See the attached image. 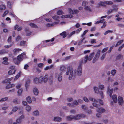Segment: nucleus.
<instances>
[{
    "mask_svg": "<svg viewBox=\"0 0 124 124\" xmlns=\"http://www.w3.org/2000/svg\"><path fill=\"white\" fill-rule=\"evenodd\" d=\"M83 62L82 60H81L80 62V64L78 66V68L76 70H75L73 71V69H69L68 71V70L66 73V75H68L70 73L69 76V80L71 79V78L73 76H75L77 75H81L82 73V68L81 64Z\"/></svg>",
    "mask_w": 124,
    "mask_h": 124,
    "instance_id": "1",
    "label": "nucleus"
},
{
    "mask_svg": "<svg viewBox=\"0 0 124 124\" xmlns=\"http://www.w3.org/2000/svg\"><path fill=\"white\" fill-rule=\"evenodd\" d=\"M26 54V53H23L17 57V59H14V61L17 64H19L21 61L23 60L24 58H26L25 55Z\"/></svg>",
    "mask_w": 124,
    "mask_h": 124,
    "instance_id": "2",
    "label": "nucleus"
},
{
    "mask_svg": "<svg viewBox=\"0 0 124 124\" xmlns=\"http://www.w3.org/2000/svg\"><path fill=\"white\" fill-rule=\"evenodd\" d=\"M26 54V53H23L17 57V59H14V61L17 64H19L21 61L23 60L24 58H26L25 55Z\"/></svg>",
    "mask_w": 124,
    "mask_h": 124,
    "instance_id": "3",
    "label": "nucleus"
},
{
    "mask_svg": "<svg viewBox=\"0 0 124 124\" xmlns=\"http://www.w3.org/2000/svg\"><path fill=\"white\" fill-rule=\"evenodd\" d=\"M26 54V53H23L17 57V59H14V61L17 64H19L21 61L23 60L24 58H26L25 55Z\"/></svg>",
    "mask_w": 124,
    "mask_h": 124,
    "instance_id": "4",
    "label": "nucleus"
},
{
    "mask_svg": "<svg viewBox=\"0 0 124 124\" xmlns=\"http://www.w3.org/2000/svg\"><path fill=\"white\" fill-rule=\"evenodd\" d=\"M89 99L86 97H84L83 98V99L84 101L86 102H89V100L92 101L93 103H92L93 106L97 107H98V105L97 104L98 101L96 100L94 98L91 97L89 98Z\"/></svg>",
    "mask_w": 124,
    "mask_h": 124,
    "instance_id": "5",
    "label": "nucleus"
},
{
    "mask_svg": "<svg viewBox=\"0 0 124 124\" xmlns=\"http://www.w3.org/2000/svg\"><path fill=\"white\" fill-rule=\"evenodd\" d=\"M55 78L59 82H61L62 79V72H57L54 75Z\"/></svg>",
    "mask_w": 124,
    "mask_h": 124,
    "instance_id": "6",
    "label": "nucleus"
},
{
    "mask_svg": "<svg viewBox=\"0 0 124 124\" xmlns=\"http://www.w3.org/2000/svg\"><path fill=\"white\" fill-rule=\"evenodd\" d=\"M94 89L95 93L99 94L101 96V98H103L104 96L103 95V93L102 91H99L98 88L97 87H94Z\"/></svg>",
    "mask_w": 124,
    "mask_h": 124,
    "instance_id": "7",
    "label": "nucleus"
},
{
    "mask_svg": "<svg viewBox=\"0 0 124 124\" xmlns=\"http://www.w3.org/2000/svg\"><path fill=\"white\" fill-rule=\"evenodd\" d=\"M85 115L83 114H80L74 116V119L75 120H78L82 118L85 117Z\"/></svg>",
    "mask_w": 124,
    "mask_h": 124,
    "instance_id": "8",
    "label": "nucleus"
},
{
    "mask_svg": "<svg viewBox=\"0 0 124 124\" xmlns=\"http://www.w3.org/2000/svg\"><path fill=\"white\" fill-rule=\"evenodd\" d=\"M12 69L10 70L8 72V74L9 75H12L15 73L16 70L14 66L12 67Z\"/></svg>",
    "mask_w": 124,
    "mask_h": 124,
    "instance_id": "9",
    "label": "nucleus"
},
{
    "mask_svg": "<svg viewBox=\"0 0 124 124\" xmlns=\"http://www.w3.org/2000/svg\"><path fill=\"white\" fill-rule=\"evenodd\" d=\"M96 111L97 112L102 114L105 112V110L104 108L101 107L100 108H98L96 109Z\"/></svg>",
    "mask_w": 124,
    "mask_h": 124,
    "instance_id": "10",
    "label": "nucleus"
},
{
    "mask_svg": "<svg viewBox=\"0 0 124 124\" xmlns=\"http://www.w3.org/2000/svg\"><path fill=\"white\" fill-rule=\"evenodd\" d=\"M118 100L119 104L120 105H122L124 102L123 97L121 96H119Z\"/></svg>",
    "mask_w": 124,
    "mask_h": 124,
    "instance_id": "11",
    "label": "nucleus"
},
{
    "mask_svg": "<svg viewBox=\"0 0 124 124\" xmlns=\"http://www.w3.org/2000/svg\"><path fill=\"white\" fill-rule=\"evenodd\" d=\"M115 6L116 7L115 8L112 9H109L108 10L107 12V14H109L113 12L114 11H116L117 10L118 8L116 6Z\"/></svg>",
    "mask_w": 124,
    "mask_h": 124,
    "instance_id": "12",
    "label": "nucleus"
},
{
    "mask_svg": "<svg viewBox=\"0 0 124 124\" xmlns=\"http://www.w3.org/2000/svg\"><path fill=\"white\" fill-rule=\"evenodd\" d=\"M74 116L72 115H70L67 116H66V119L68 121H71L73 119H74Z\"/></svg>",
    "mask_w": 124,
    "mask_h": 124,
    "instance_id": "13",
    "label": "nucleus"
},
{
    "mask_svg": "<svg viewBox=\"0 0 124 124\" xmlns=\"http://www.w3.org/2000/svg\"><path fill=\"white\" fill-rule=\"evenodd\" d=\"M59 21L58 20L57 22L53 23L51 24L47 23L46 24V26L48 27H52L58 24L59 23Z\"/></svg>",
    "mask_w": 124,
    "mask_h": 124,
    "instance_id": "14",
    "label": "nucleus"
},
{
    "mask_svg": "<svg viewBox=\"0 0 124 124\" xmlns=\"http://www.w3.org/2000/svg\"><path fill=\"white\" fill-rule=\"evenodd\" d=\"M22 75V72L21 71H19L18 73L17 74V75L15 76L14 79V81H15L17 79H18L19 77H20V76Z\"/></svg>",
    "mask_w": 124,
    "mask_h": 124,
    "instance_id": "15",
    "label": "nucleus"
},
{
    "mask_svg": "<svg viewBox=\"0 0 124 124\" xmlns=\"http://www.w3.org/2000/svg\"><path fill=\"white\" fill-rule=\"evenodd\" d=\"M68 11L69 13L72 14L78 13V10H74L73 11L70 8H69Z\"/></svg>",
    "mask_w": 124,
    "mask_h": 124,
    "instance_id": "16",
    "label": "nucleus"
},
{
    "mask_svg": "<svg viewBox=\"0 0 124 124\" xmlns=\"http://www.w3.org/2000/svg\"><path fill=\"white\" fill-rule=\"evenodd\" d=\"M62 120V118L59 117H54L53 119V121L55 122H60Z\"/></svg>",
    "mask_w": 124,
    "mask_h": 124,
    "instance_id": "17",
    "label": "nucleus"
},
{
    "mask_svg": "<svg viewBox=\"0 0 124 124\" xmlns=\"http://www.w3.org/2000/svg\"><path fill=\"white\" fill-rule=\"evenodd\" d=\"M66 69L65 67L63 65H61L60 67V70L62 72H65Z\"/></svg>",
    "mask_w": 124,
    "mask_h": 124,
    "instance_id": "18",
    "label": "nucleus"
},
{
    "mask_svg": "<svg viewBox=\"0 0 124 124\" xmlns=\"http://www.w3.org/2000/svg\"><path fill=\"white\" fill-rule=\"evenodd\" d=\"M113 92V89L110 90L109 87H108L107 88V93L108 94L109 93V96L110 97H111V96Z\"/></svg>",
    "mask_w": 124,
    "mask_h": 124,
    "instance_id": "19",
    "label": "nucleus"
},
{
    "mask_svg": "<svg viewBox=\"0 0 124 124\" xmlns=\"http://www.w3.org/2000/svg\"><path fill=\"white\" fill-rule=\"evenodd\" d=\"M48 75H45L43 78V81L44 83H46L47 82L48 79Z\"/></svg>",
    "mask_w": 124,
    "mask_h": 124,
    "instance_id": "20",
    "label": "nucleus"
},
{
    "mask_svg": "<svg viewBox=\"0 0 124 124\" xmlns=\"http://www.w3.org/2000/svg\"><path fill=\"white\" fill-rule=\"evenodd\" d=\"M21 51V49L16 48L13 50V52L14 54H16Z\"/></svg>",
    "mask_w": 124,
    "mask_h": 124,
    "instance_id": "21",
    "label": "nucleus"
},
{
    "mask_svg": "<svg viewBox=\"0 0 124 124\" xmlns=\"http://www.w3.org/2000/svg\"><path fill=\"white\" fill-rule=\"evenodd\" d=\"M33 92L34 94L36 95H37L39 93L38 89L36 88H34L33 90Z\"/></svg>",
    "mask_w": 124,
    "mask_h": 124,
    "instance_id": "22",
    "label": "nucleus"
},
{
    "mask_svg": "<svg viewBox=\"0 0 124 124\" xmlns=\"http://www.w3.org/2000/svg\"><path fill=\"white\" fill-rule=\"evenodd\" d=\"M33 114L34 116H38L40 115V113L38 110H36L33 112Z\"/></svg>",
    "mask_w": 124,
    "mask_h": 124,
    "instance_id": "23",
    "label": "nucleus"
},
{
    "mask_svg": "<svg viewBox=\"0 0 124 124\" xmlns=\"http://www.w3.org/2000/svg\"><path fill=\"white\" fill-rule=\"evenodd\" d=\"M94 52L90 54L89 56H88V60L89 61L91 60L94 56Z\"/></svg>",
    "mask_w": 124,
    "mask_h": 124,
    "instance_id": "24",
    "label": "nucleus"
},
{
    "mask_svg": "<svg viewBox=\"0 0 124 124\" xmlns=\"http://www.w3.org/2000/svg\"><path fill=\"white\" fill-rule=\"evenodd\" d=\"M117 96L116 95H114L112 96V99L114 102L115 103L117 102Z\"/></svg>",
    "mask_w": 124,
    "mask_h": 124,
    "instance_id": "25",
    "label": "nucleus"
},
{
    "mask_svg": "<svg viewBox=\"0 0 124 124\" xmlns=\"http://www.w3.org/2000/svg\"><path fill=\"white\" fill-rule=\"evenodd\" d=\"M73 17L71 15H63L61 16V17L62 18H71Z\"/></svg>",
    "mask_w": 124,
    "mask_h": 124,
    "instance_id": "26",
    "label": "nucleus"
},
{
    "mask_svg": "<svg viewBox=\"0 0 124 124\" xmlns=\"http://www.w3.org/2000/svg\"><path fill=\"white\" fill-rule=\"evenodd\" d=\"M101 50L100 49H98L96 52L95 56V57L99 58L100 55Z\"/></svg>",
    "mask_w": 124,
    "mask_h": 124,
    "instance_id": "27",
    "label": "nucleus"
},
{
    "mask_svg": "<svg viewBox=\"0 0 124 124\" xmlns=\"http://www.w3.org/2000/svg\"><path fill=\"white\" fill-rule=\"evenodd\" d=\"M98 6H97L98 7H100V6H105L106 5L105 1L104 2H100L98 4Z\"/></svg>",
    "mask_w": 124,
    "mask_h": 124,
    "instance_id": "28",
    "label": "nucleus"
},
{
    "mask_svg": "<svg viewBox=\"0 0 124 124\" xmlns=\"http://www.w3.org/2000/svg\"><path fill=\"white\" fill-rule=\"evenodd\" d=\"M13 79V77H11L10 78H9L7 79H6L4 81H2V83H6L7 82H9Z\"/></svg>",
    "mask_w": 124,
    "mask_h": 124,
    "instance_id": "29",
    "label": "nucleus"
},
{
    "mask_svg": "<svg viewBox=\"0 0 124 124\" xmlns=\"http://www.w3.org/2000/svg\"><path fill=\"white\" fill-rule=\"evenodd\" d=\"M8 51L7 50L4 49L0 51V54H5L8 53Z\"/></svg>",
    "mask_w": 124,
    "mask_h": 124,
    "instance_id": "30",
    "label": "nucleus"
},
{
    "mask_svg": "<svg viewBox=\"0 0 124 124\" xmlns=\"http://www.w3.org/2000/svg\"><path fill=\"white\" fill-rule=\"evenodd\" d=\"M6 8V6L3 5H1L0 6V11H2L3 10H5Z\"/></svg>",
    "mask_w": 124,
    "mask_h": 124,
    "instance_id": "31",
    "label": "nucleus"
},
{
    "mask_svg": "<svg viewBox=\"0 0 124 124\" xmlns=\"http://www.w3.org/2000/svg\"><path fill=\"white\" fill-rule=\"evenodd\" d=\"M18 109V108L16 106L13 107L12 108V111L14 112H16Z\"/></svg>",
    "mask_w": 124,
    "mask_h": 124,
    "instance_id": "32",
    "label": "nucleus"
},
{
    "mask_svg": "<svg viewBox=\"0 0 124 124\" xmlns=\"http://www.w3.org/2000/svg\"><path fill=\"white\" fill-rule=\"evenodd\" d=\"M30 83V80H27L26 82L25 86L26 89L28 88Z\"/></svg>",
    "mask_w": 124,
    "mask_h": 124,
    "instance_id": "33",
    "label": "nucleus"
},
{
    "mask_svg": "<svg viewBox=\"0 0 124 124\" xmlns=\"http://www.w3.org/2000/svg\"><path fill=\"white\" fill-rule=\"evenodd\" d=\"M26 110L28 112H29L31 110V107L29 105H27L26 107L25 108Z\"/></svg>",
    "mask_w": 124,
    "mask_h": 124,
    "instance_id": "34",
    "label": "nucleus"
},
{
    "mask_svg": "<svg viewBox=\"0 0 124 124\" xmlns=\"http://www.w3.org/2000/svg\"><path fill=\"white\" fill-rule=\"evenodd\" d=\"M53 65L52 64L49 66H47L45 68H44V70H47L48 69H50L53 68Z\"/></svg>",
    "mask_w": 124,
    "mask_h": 124,
    "instance_id": "35",
    "label": "nucleus"
},
{
    "mask_svg": "<svg viewBox=\"0 0 124 124\" xmlns=\"http://www.w3.org/2000/svg\"><path fill=\"white\" fill-rule=\"evenodd\" d=\"M25 31L27 34V36H29L31 34V33L30 32L29 30V29L27 28H26L25 29Z\"/></svg>",
    "mask_w": 124,
    "mask_h": 124,
    "instance_id": "36",
    "label": "nucleus"
},
{
    "mask_svg": "<svg viewBox=\"0 0 124 124\" xmlns=\"http://www.w3.org/2000/svg\"><path fill=\"white\" fill-rule=\"evenodd\" d=\"M4 105V106L2 108V109L4 110H6L8 109V106H7L6 104H5Z\"/></svg>",
    "mask_w": 124,
    "mask_h": 124,
    "instance_id": "37",
    "label": "nucleus"
},
{
    "mask_svg": "<svg viewBox=\"0 0 124 124\" xmlns=\"http://www.w3.org/2000/svg\"><path fill=\"white\" fill-rule=\"evenodd\" d=\"M8 99V97H5L4 98H1L0 100V102H3L6 101Z\"/></svg>",
    "mask_w": 124,
    "mask_h": 124,
    "instance_id": "38",
    "label": "nucleus"
},
{
    "mask_svg": "<svg viewBox=\"0 0 124 124\" xmlns=\"http://www.w3.org/2000/svg\"><path fill=\"white\" fill-rule=\"evenodd\" d=\"M81 108L85 111H86V110L87 109V107L86 106L83 105H82Z\"/></svg>",
    "mask_w": 124,
    "mask_h": 124,
    "instance_id": "39",
    "label": "nucleus"
},
{
    "mask_svg": "<svg viewBox=\"0 0 124 124\" xmlns=\"http://www.w3.org/2000/svg\"><path fill=\"white\" fill-rule=\"evenodd\" d=\"M43 76H40L39 79V83H42L43 81Z\"/></svg>",
    "mask_w": 124,
    "mask_h": 124,
    "instance_id": "40",
    "label": "nucleus"
},
{
    "mask_svg": "<svg viewBox=\"0 0 124 124\" xmlns=\"http://www.w3.org/2000/svg\"><path fill=\"white\" fill-rule=\"evenodd\" d=\"M60 35L63 36V38H65L67 36L66 32L65 31H64L60 34Z\"/></svg>",
    "mask_w": 124,
    "mask_h": 124,
    "instance_id": "41",
    "label": "nucleus"
},
{
    "mask_svg": "<svg viewBox=\"0 0 124 124\" xmlns=\"http://www.w3.org/2000/svg\"><path fill=\"white\" fill-rule=\"evenodd\" d=\"M26 100L27 102L29 103H31L32 102L31 99V98L29 96L27 97Z\"/></svg>",
    "mask_w": 124,
    "mask_h": 124,
    "instance_id": "42",
    "label": "nucleus"
},
{
    "mask_svg": "<svg viewBox=\"0 0 124 124\" xmlns=\"http://www.w3.org/2000/svg\"><path fill=\"white\" fill-rule=\"evenodd\" d=\"M88 55H86L84 57V62L85 63H86L87 61V60H88Z\"/></svg>",
    "mask_w": 124,
    "mask_h": 124,
    "instance_id": "43",
    "label": "nucleus"
},
{
    "mask_svg": "<svg viewBox=\"0 0 124 124\" xmlns=\"http://www.w3.org/2000/svg\"><path fill=\"white\" fill-rule=\"evenodd\" d=\"M23 91V90L22 89H20L18 90V95L20 96L21 95Z\"/></svg>",
    "mask_w": 124,
    "mask_h": 124,
    "instance_id": "44",
    "label": "nucleus"
},
{
    "mask_svg": "<svg viewBox=\"0 0 124 124\" xmlns=\"http://www.w3.org/2000/svg\"><path fill=\"white\" fill-rule=\"evenodd\" d=\"M84 9L89 11H91V9L89 6H86L84 8Z\"/></svg>",
    "mask_w": 124,
    "mask_h": 124,
    "instance_id": "45",
    "label": "nucleus"
},
{
    "mask_svg": "<svg viewBox=\"0 0 124 124\" xmlns=\"http://www.w3.org/2000/svg\"><path fill=\"white\" fill-rule=\"evenodd\" d=\"M34 82L36 84L39 83V78H36L34 80Z\"/></svg>",
    "mask_w": 124,
    "mask_h": 124,
    "instance_id": "46",
    "label": "nucleus"
},
{
    "mask_svg": "<svg viewBox=\"0 0 124 124\" xmlns=\"http://www.w3.org/2000/svg\"><path fill=\"white\" fill-rule=\"evenodd\" d=\"M113 32L111 30H108L106 31L104 33V35H106L109 33H112Z\"/></svg>",
    "mask_w": 124,
    "mask_h": 124,
    "instance_id": "47",
    "label": "nucleus"
},
{
    "mask_svg": "<svg viewBox=\"0 0 124 124\" xmlns=\"http://www.w3.org/2000/svg\"><path fill=\"white\" fill-rule=\"evenodd\" d=\"M37 66L38 67L42 68L43 66V63H40L37 64Z\"/></svg>",
    "mask_w": 124,
    "mask_h": 124,
    "instance_id": "48",
    "label": "nucleus"
},
{
    "mask_svg": "<svg viewBox=\"0 0 124 124\" xmlns=\"http://www.w3.org/2000/svg\"><path fill=\"white\" fill-rule=\"evenodd\" d=\"M13 101V102L16 104H18L19 103V102L18 101V99L17 98H15L14 99Z\"/></svg>",
    "mask_w": 124,
    "mask_h": 124,
    "instance_id": "49",
    "label": "nucleus"
},
{
    "mask_svg": "<svg viewBox=\"0 0 124 124\" xmlns=\"http://www.w3.org/2000/svg\"><path fill=\"white\" fill-rule=\"evenodd\" d=\"M98 87L99 89L101 90L103 89L104 88V85H100Z\"/></svg>",
    "mask_w": 124,
    "mask_h": 124,
    "instance_id": "50",
    "label": "nucleus"
},
{
    "mask_svg": "<svg viewBox=\"0 0 124 124\" xmlns=\"http://www.w3.org/2000/svg\"><path fill=\"white\" fill-rule=\"evenodd\" d=\"M123 42V40H120V41L117 42V43L116 45L115 46L116 47L118 45H119L121 43Z\"/></svg>",
    "mask_w": 124,
    "mask_h": 124,
    "instance_id": "51",
    "label": "nucleus"
},
{
    "mask_svg": "<svg viewBox=\"0 0 124 124\" xmlns=\"http://www.w3.org/2000/svg\"><path fill=\"white\" fill-rule=\"evenodd\" d=\"M106 5H110L113 4V2L111 1H105Z\"/></svg>",
    "mask_w": 124,
    "mask_h": 124,
    "instance_id": "52",
    "label": "nucleus"
},
{
    "mask_svg": "<svg viewBox=\"0 0 124 124\" xmlns=\"http://www.w3.org/2000/svg\"><path fill=\"white\" fill-rule=\"evenodd\" d=\"M14 43H13L12 44L5 45L4 46V47L5 48H8L10 47L12 45V44H13Z\"/></svg>",
    "mask_w": 124,
    "mask_h": 124,
    "instance_id": "53",
    "label": "nucleus"
},
{
    "mask_svg": "<svg viewBox=\"0 0 124 124\" xmlns=\"http://www.w3.org/2000/svg\"><path fill=\"white\" fill-rule=\"evenodd\" d=\"M7 6L9 8H11L12 7V5L10 2L8 1L7 2Z\"/></svg>",
    "mask_w": 124,
    "mask_h": 124,
    "instance_id": "54",
    "label": "nucleus"
},
{
    "mask_svg": "<svg viewBox=\"0 0 124 124\" xmlns=\"http://www.w3.org/2000/svg\"><path fill=\"white\" fill-rule=\"evenodd\" d=\"M108 47H106L103 49L101 51L102 53H104L105 52L108 50Z\"/></svg>",
    "mask_w": 124,
    "mask_h": 124,
    "instance_id": "55",
    "label": "nucleus"
},
{
    "mask_svg": "<svg viewBox=\"0 0 124 124\" xmlns=\"http://www.w3.org/2000/svg\"><path fill=\"white\" fill-rule=\"evenodd\" d=\"M96 43V39H92L91 40V43L92 44Z\"/></svg>",
    "mask_w": 124,
    "mask_h": 124,
    "instance_id": "56",
    "label": "nucleus"
},
{
    "mask_svg": "<svg viewBox=\"0 0 124 124\" xmlns=\"http://www.w3.org/2000/svg\"><path fill=\"white\" fill-rule=\"evenodd\" d=\"M70 56H67L65 58H64L63 59V61H66L67 60H68L70 59Z\"/></svg>",
    "mask_w": 124,
    "mask_h": 124,
    "instance_id": "57",
    "label": "nucleus"
},
{
    "mask_svg": "<svg viewBox=\"0 0 124 124\" xmlns=\"http://www.w3.org/2000/svg\"><path fill=\"white\" fill-rule=\"evenodd\" d=\"M123 56V55L121 54L117 56L116 58V60H118L120 59Z\"/></svg>",
    "mask_w": 124,
    "mask_h": 124,
    "instance_id": "58",
    "label": "nucleus"
},
{
    "mask_svg": "<svg viewBox=\"0 0 124 124\" xmlns=\"http://www.w3.org/2000/svg\"><path fill=\"white\" fill-rule=\"evenodd\" d=\"M63 14V11L61 10H59L57 12V14L59 15H62Z\"/></svg>",
    "mask_w": 124,
    "mask_h": 124,
    "instance_id": "59",
    "label": "nucleus"
},
{
    "mask_svg": "<svg viewBox=\"0 0 124 124\" xmlns=\"http://www.w3.org/2000/svg\"><path fill=\"white\" fill-rule=\"evenodd\" d=\"M11 84L9 83L8 85H7L6 87V89H8L11 88Z\"/></svg>",
    "mask_w": 124,
    "mask_h": 124,
    "instance_id": "60",
    "label": "nucleus"
},
{
    "mask_svg": "<svg viewBox=\"0 0 124 124\" xmlns=\"http://www.w3.org/2000/svg\"><path fill=\"white\" fill-rule=\"evenodd\" d=\"M101 113H99L98 112L96 114V116L98 118H100L101 116Z\"/></svg>",
    "mask_w": 124,
    "mask_h": 124,
    "instance_id": "61",
    "label": "nucleus"
},
{
    "mask_svg": "<svg viewBox=\"0 0 124 124\" xmlns=\"http://www.w3.org/2000/svg\"><path fill=\"white\" fill-rule=\"evenodd\" d=\"M52 18L54 20H57V19L59 18V16L57 15H55Z\"/></svg>",
    "mask_w": 124,
    "mask_h": 124,
    "instance_id": "62",
    "label": "nucleus"
},
{
    "mask_svg": "<svg viewBox=\"0 0 124 124\" xmlns=\"http://www.w3.org/2000/svg\"><path fill=\"white\" fill-rule=\"evenodd\" d=\"M8 13V11L6 10L5 11L3 14L2 15L3 17H4Z\"/></svg>",
    "mask_w": 124,
    "mask_h": 124,
    "instance_id": "63",
    "label": "nucleus"
},
{
    "mask_svg": "<svg viewBox=\"0 0 124 124\" xmlns=\"http://www.w3.org/2000/svg\"><path fill=\"white\" fill-rule=\"evenodd\" d=\"M88 4V2L86 1L83 2L82 3V5L83 6H85Z\"/></svg>",
    "mask_w": 124,
    "mask_h": 124,
    "instance_id": "64",
    "label": "nucleus"
}]
</instances>
